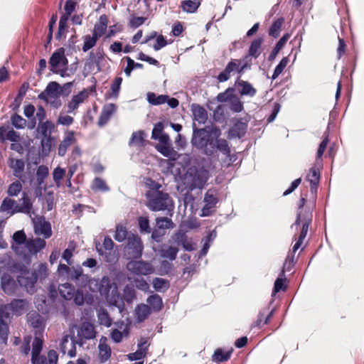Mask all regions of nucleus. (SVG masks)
Masks as SVG:
<instances>
[{"mask_svg":"<svg viewBox=\"0 0 364 364\" xmlns=\"http://www.w3.org/2000/svg\"><path fill=\"white\" fill-rule=\"evenodd\" d=\"M312 213L309 209L299 210L294 225L297 228H309L312 222Z\"/></svg>","mask_w":364,"mask_h":364,"instance_id":"nucleus-17","label":"nucleus"},{"mask_svg":"<svg viewBox=\"0 0 364 364\" xmlns=\"http://www.w3.org/2000/svg\"><path fill=\"white\" fill-rule=\"evenodd\" d=\"M152 284L154 289L159 292H165L170 287L168 280L159 277L154 278Z\"/></svg>","mask_w":364,"mask_h":364,"instance_id":"nucleus-49","label":"nucleus"},{"mask_svg":"<svg viewBox=\"0 0 364 364\" xmlns=\"http://www.w3.org/2000/svg\"><path fill=\"white\" fill-rule=\"evenodd\" d=\"M11 123L17 129L23 128L26 124V119L17 114H14L11 117Z\"/></svg>","mask_w":364,"mask_h":364,"instance_id":"nucleus-64","label":"nucleus"},{"mask_svg":"<svg viewBox=\"0 0 364 364\" xmlns=\"http://www.w3.org/2000/svg\"><path fill=\"white\" fill-rule=\"evenodd\" d=\"M192 112L194 120L199 124H204L208 119L207 111L200 105L193 104L192 105Z\"/></svg>","mask_w":364,"mask_h":364,"instance_id":"nucleus-31","label":"nucleus"},{"mask_svg":"<svg viewBox=\"0 0 364 364\" xmlns=\"http://www.w3.org/2000/svg\"><path fill=\"white\" fill-rule=\"evenodd\" d=\"M235 89L228 87L225 92H220L217 96V100L220 102H226L233 97Z\"/></svg>","mask_w":364,"mask_h":364,"instance_id":"nucleus-60","label":"nucleus"},{"mask_svg":"<svg viewBox=\"0 0 364 364\" xmlns=\"http://www.w3.org/2000/svg\"><path fill=\"white\" fill-rule=\"evenodd\" d=\"M14 243L11 245L12 249L17 252V245H25L26 243V235L23 229L16 231L13 235Z\"/></svg>","mask_w":364,"mask_h":364,"instance_id":"nucleus-44","label":"nucleus"},{"mask_svg":"<svg viewBox=\"0 0 364 364\" xmlns=\"http://www.w3.org/2000/svg\"><path fill=\"white\" fill-rule=\"evenodd\" d=\"M7 268L12 273H19V275L29 274V269L26 264L14 261L11 257L7 263Z\"/></svg>","mask_w":364,"mask_h":364,"instance_id":"nucleus-28","label":"nucleus"},{"mask_svg":"<svg viewBox=\"0 0 364 364\" xmlns=\"http://www.w3.org/2000/svg\"><path fill=\"white\" fill-rule=\"evenodd\" d=\"M217 233L215 229H213L205 237L202 239L203 247L199 252V258L204 257L210 246V242L216 237Z\"/></svg>","mask_w":364,"mask_h":364,"instance_id":"nucleus-35","label":"nucleus"},{"mask_svg":"<svg viewBox=\"0 0 364 364\" xmlns=\"http://www.w3.org/2000/svg\"><path fill=\"white\" fill-rule=\"evenodd\" d=\"M156 227L155 228H174L175 225L171 220V218L167 217H160L157 218L156 220Z\"/></svg>","mask_w":364,"mask_h":364,"instance_id":"nucleus-62","label":"nucleus"},{"mask_svg":"<svg viewBox=\"0 0 364 364\" xmlns=\"http://www.w3.org/2000/svg\"><path fill=\"white\" fill-rule=\"evenodd\" d=\"M200 3L198 0H184L181 3V7L183 11L194 13L200 6Z\"/></svg>","mask_w":364,"mask_h":364,"instance_id":"nucleus-46","label":"nucleus"},{"mask_svg":"<svg viewBox=\"0 0 364 364\" xmlns=\"http://www.w3.org/2000/svg\"><path fill=\"white\" fill-rule=\"evenodd\" d=\"M117 107L114 104L111 103L103 107V109L98 119V125L102 127L106 124L112 115L116 112Z\"/></svg>","mask_w":364,"mask_h":364,"instance_id":"nucleus-22","label":"nucleus"},{"mask_svg":"<svg viewBox=\"0 0 364 364\" xmlns=\"http://www.w3.org/2000/svg\"><path fill=\"white\" fill-rule=\"evenodd\" d=\"M22 191V185L18 181L11 183L8 188L7 193L9 196H17Z\"/></svg>","mask_w":364,"mask_h":364,"instance_id":"nucleus-58","label":"nucleus"},{"mask_svg":"<svg viewBox=\"0 0 364 364\" xmlns=\"http://www.w3.org/2000/svg\"><path fill=\"white\" fill-rule=\"evenodd\" d=\"M188 176L191 178L190 188L191 190L194 188H203L206 184L210 173L208 170L204 167H192L188 171Z\"/></svg>","mask_w":364,"mask_h":364,"instance_id":"nucleus-5","label":"nucleus"},{"mask_svg":"<svg viewBox=\"0 0 364 364\" xmlns=\"http://www.w3.org/2000/svg\"><path fill=\"white\" fill-rule=\"evenodd\" d=\"M173 240L178 245H182L183 249L187 251H193L196 250V244L189 238L183 229H179L173 236Z\"/></svg>","mask_w":364,"mask_h":364,"instance_id":"nucleus-15","label":"nucleus"},{"mask_svg":"<svg viewBox=\"0 0 364 364\" xmlns=\"http://www.w3.org/2000/svg\"><path fill=\"white\" fill-rule=\"evenodd\" d=\"M274 314V310L269 311L267 314L265 312L260 311L257 316V320L254 322L253 326L257 328H262L264 325L269 323Z\"/></svg>","mask_w":364,"mask_h":364,"instance_id":"nucleus-42","label":"nucleus"},{"mask_svg":"<svg viewBox=\"0 0 364 364\" xmlns=\"http://www.w3.org/2000/svg\"><path fill=\"white\" fill-rule=\"evenodd\" d=\"M263 41L264 39L262 37H258L252 41L248 50V55L245 58H247L249 56L257 58L262 53L261 47Z\"/></svg>","mask_w":364,"mask_h":364,"instance_id":"nucleus-30","label":"nucleus"},{"mask_svg":"<svg viewBox=\"0 0 364 364\" xmlns=\"http://www.w3.org/2000/svg\"><path fill=\"white\" fill-rule=\"evenodd\" d=\"M81 333L84 338L90 340L95 337L96 332L92 324L84 323L81 327Z\"/></svg>","mask_w":364,"mask_h":364,"instance_id":"nucleus-51","label":"nucleus"},{"mask_svg":"<svg viewBox=\"0 0 364 364\" xmlns=\"http://www.w3.org/2000/svg\"><path fill=\"white\" fill-rule=\"evenodd\" d=\"M1 287L4 293L8 295L14 294L16 290V282L7 273H4L1 277Z\"/></svg>","mask_w":364,"mask_h":364,"instance_id":"nucleus-19","label":"nucleus"},{"mask_svg":"<svg viewBox=\"0 0 364 364\" xmlns=\"http://www.w3.org/2000/svg\"><path fill=\"white\" fill-rule=\"evenodd\" d=\"M69 336L68 335L63 337L60 343V349L64 354L67 352L68 355L70 358H73L76 355V347L74 340L71 339L69 343Z\"/></svg>","mask_w":364,"mask_h":364,"instance_id":"nucleus-24","label":"nucleus"},{"mask_svg":"<svg viewBox=\"0 0 364 364\" xmlns=\"http://www.w3.org/2000/svg\"><path fill=\"white\" fill-rule=\"evenodd\" d=\"M306 180L309 181L311 184V191H316L317 186L320 180V172L319 170L315 167L310 168L309 173L306 176Z\"/></svg>","mask_w":364,"mask_h":364,"instance_id":"nucleus-33","label":"nucleus"},{"mask_svg":"<svg viewBox=\"0 0 364 364\" xmlns=\"http://www.w3.org/2000/svg\"><path fill=\"white\" fill-rule=\"evenodd\" d=\"M48 176V168L45 165H41L36 171V181L38 186H41L45 179Z\"/></svg>","mask_w":364,"mask_h":364,"instance_id":"nucleus-56","label":"nucleus"},{"mask_svg":"<svg viewBox=\"0 0 364 364\" xmlns=\"http://www.w3.org/2000/svg\"><path fill=\"white\" fill-rule=\"evenodd\" d=\"M232 350L224 351L222 348H217L212 355V360L216 363L228 361L232 355Z\"/></svg>","mask_w":364,"mask_h":364,"instance_id":"nucleus-40","label":"nucleus"},{"mask_svg":"<svg viewBox=\"0 0 364 364\" xmlns=\"http://www.w3.org/2000/svg\"><path fill=\"white\" fill-rule=\"evenodd\" d=\"M99 354L98 358L100 363L107 362L111 357L112 349L109 346H98Z\"/></svg>","mask_w":364,"mask_h":364,"instance_id":"nucleus-54","label":"nucleus"},{"mask_svg":"<svg viewBox=\"0 0 364 364\" xmlns=\"http://www.w3.org/2000/svg\"><path fill=\"white\" fill-rule=\"evenodd\" d=\"M68 21V19H67L66 17L60 16L59 25H58V30L56 33V38L59 41L61 39L62 36L65 33Z\"/></svg>","mask_w":364,"mask_h":364,"instance_id":"nucleus-63","label":"nucleus"},{"mask_svg":"<svg viewBox=\"0 0 364 364\" xmlns=\"http://www.w3.org/2000/svg\"><path fill=\"white\" fill-rule=\"evenodd\" d=\"M21 203H16V213H21L28 215L31 217V213L33 212V201L31 198L26 193H23L22 198L19 200Z\"/></svg>","mask_w":364,"mask_h":364,"instance_id":"nucleus-18","label":"nucleus"},{"mask_svg":"<svg viewBox=\"0 0 364 364\" xmlns=\"http://www.w3.org/2000/svg\"><path fill=\"white\" fill-rule=\"evenodd\" d=\"M58 290L60 296L65 300L73 299L75 304L77 306H82L84 304L83 292L81 290H75L73 285L68 283L60 284Z\"/></svg>","mask_w":364,"mask_h":364,"instance_id":"nucleus-6","label":"nucleus"},{"mask_svg":"<svg viewBox=\"0 0 364 364\" xmlns=\"http://www.w3.org/2000/svg\"><path fill=\"white\" fill-rule=\"evenodd\" d=\"M43 345V341L38 336H36L32 344L31 363L33 364H44L46 361V357L40 355Z\"/></svg>","mask_w":364,"mask_h":364,"instance_id":"nucleus-12","label":"nucleus"},{"mask_svg":"<svg viewBox=\"0 0 364 364\" xmlns=\"http://www.w3.org/2000/svg\"><path fill=\"white\" fill-rule=\"evenodd\" d=\"M97 318L100 325L106 327H110L112 324V319L109 316L108 312L105 309H102L98 312Z\"/></svg>","mask_w":364,"mask_h":364,"instance_id":"nucleus-57","label":"nucleus"},{"mask_svg":"<svg viewBox=\"0 0 364 364\" xmlns=\"http://www.w3.org/2000/svg\"><path fill=\"white\" fill-rule=\"evenodd\" d=\"M284 22V17H279L274 21L269 29V35L274 38L279 37Z\"/></svg>","mask_w":364,"mask_h":364,"instance_id":"nucleus-45","label":"nucleus"},{"mask_svg":"<svg viewBox=\"0 0 364 364\" xmlns=\"http://www.w3.org/2000/svg\"><path fill=\"white\" fill-rule=\"evenodd\" d=\"M19 134L11 129L6 132V129L4 127H0V139L4 142L6 139L11 141L16 142L19 140Z\"/></svg>","mask_w":364,"mask_h":364,"instance_id":"nucleus-38","label":"nucleus"},{"mask_svg":"<svg viewBox=\"0 0 364 364\" xmlns=\"http://www.w3.org/2000/svg\"><path fill=\"white\" fill-rule=\"evenodd\" d=\"M290 38L289 33H285L277 43L274 48H273L272 51L269 54L268 57L269 61H272L275 59L279 51L282 49V48L286 44L287 41Z\"/></svg>","mask_w":364,"mask_h":364,"instance_id":"nucleus-36","label":"nucleus"},{"mask_svg":"<svg viewBox=\"0 0 364 364\" xmlns=\"http://www.w3.org/2000/svg\"><path fill=\"white\" fill-rule=\"evenodd\" d=\"M87 97L85 91L80 92L77 95H73L68 104V113H73L76 110Z\"/></svg>","mask_w":364,"mask_h":364,"instance_id":"nucleus-27","label":"nucleus"},{"mask_svg":"<svg viewBox=\"0 0 364 364\" xmlns=\"http://www.w3.org/2000/svg\"><path fill=\"white\" fill-rule=\"evenodd\" d=\"M149 306L154 311H159L163 308V301L161 297L157 294H154L149 296L146 300Z\"/></svg>","mask_w":364,"mask_h":364,"instance_id":"nucleus-39","label":"nucleus"},{"mask_svg":"<svg viewBox=\"0 0 364 364\" xmlns=\"http://www.w3.org/2000/svg\"><path fill=\"white\" fill-rule=\"evenodd\" d=\"M252 62L250 60V63L246 62L243 65H241V60L238 59L231 60L226 65L225 68L217 76V80L220 82H223L228 80L230 78L231 73L237 72L239 74L247 68H250Z\"/></svg>","mask_w":364,"mask_h":364,"instance_id":"nucleus-4","label":"nucleus"},{"mask_svg":"<svg viewBox=\"0 0 364 364\" xmlns=\"http://www.w3.org/2000/svg\"><path fill=\"white\" fill-rule=\"evenodd\" d=\"M28 304V301L26 299H13L9 304L4 305L0 308V311H4V315L9 316L10 317V311L16 314L21 315L25 311V309Z\"/></svg>","mask_w":364,"mask_h":364,"instance_id":"nucleus-8","label":"nucleus"},{"mask_svg":"<svg viewBox=\"0 0 364 364\" xmlns=\"http://www.w3.org/2000/svg\"><path fill=\"white\" fill-rule=\"evenodd\" d=\"M91 189L95 192H107L109 191V187L105 181L100 177H96L92 182Z\"/></svg>","mask_w":364,"mask_h":364,"instance_id":"nucleus-43","label":"nucleus"},{"mask_svg":"<svg viewBox=\"0 0 364 364\" xmlns=\"http://www.w3.org/2000/svg\"><path fill=\"white\" fill-rule=\"evenodd\" d=\"M33 275L36 277V279L43 280L45 279L49 274V270L46 263H41L38 265V267L35 269L32 272Z\"/></svg>","mask_w":364,"mask_h":364,"instance_id":"nucleus-50","label":"nucleus"},{"mask_svg":"<svg viewBox=\"0 0 364 364\" xmlns=\"http://www.w3.org/2000/svg\"><path fill=\"white\" fill-rule=\"evenodd\" d=\"M146 134L144 130H139L137 132H134L132 134V137L129 141V145L130 146H134L137 147H144L147 144V140L146 139Z\"/></svg>","mask_w":364,"mask_h":364,"instance_id":"nucleus-23","label":"nucleus"},{"mask_svg":"<svg viewBox=\"0 0 364 364\" xmlns=\"http://www.w3.org/2000/svg\"><path fill=\"white\" fill-rule=\"evenodd\" d=\"M4 318H9V316L4 315V311H0V343H6L9 336V326Z\"/></svg>","mask_w":364,"mask_h":364,"instance_id":"nucleus-34","label":"nucleus"},{"mask_svg":"<svg viewBox=\"0 0 364 364\" xmlns=\"http://www.w3.org/2000/svg\"><path fill=\"white\" fill-rule=\"evenodd\" d=\"M55 129L54 124L50 121L46 120L45 122H42L38 123L37 131L41 134L43 136H47L52 134L53 132Z\"/></svg>","mask_w":364,"mask_h":364,"instance_id":"nucleus-37","label":"nucleus"},{"mask_svg":"<svg viewBox=\"0 0 364 364\" xmlns=\"http://www.w3.org/2000/svg\"><path fill=\"white\" fill-rule=\"evenodd\" d=\"M9 166L13 169L14 175L18 177L24 171L25 163L22 159H11Z\"/></svg>","mask_w":364,"mask_h":364,"instance_id":"nucleus-53","label":"nucleus"},{"mask_svg":"<svg viewBox=\"0 0 364 364\" xmlns=\"http://www.w3.org/2000/svg\"><path fill=\"white\" fill-rule=\"evenodd\" d=\"M127 269L136 275H149L154 272L151 263L143 260L132 259L127 264Z\"/></svg>","mask_w":364,"mask_h":364,"instance_id":"nucleus-7","label":"nucleus"},{"mask_svg":"<svg viewBox=\"0 0 364 364\" xmlns=\"http://www.w3.org/2000/svg\"><path fill=\"white\" fill-rule=\"evenodd\" d=\"M144 245L141 238L131 233L128 237L127 245L125 247V256L127 259H137L141 257Z\"/></svg>","mask_w":364,"mask_h":364,"instance_id":"nucleus-3","label":"nucleus"},{"mask_svg":"<svg viewBox=\"0 0 364 364\" xmlns=\"http://www.w3.org/2000/svg\"><path fill=\"white\" fill-rule=\"evenodd\" d=\"M54 140V137L51 135L43 136L41 139L42 151L43 153L48 154L50 151Z\"/></svg>","mask_w":364,"mask_h":364,"instance_id":"nucleus-59","label":"nucleus"},{"mask_svg":"<svg viewBox=\"0 0 364 364\" xmlns=\"http://www.w3.org/2000/svg\"><path fill=\"white\" fill-rule=\"evenodd\" d=\"M108 17L106 14L100 16L98 22L95 23L92 31V35H96L97 38H100L106 32L108 26Z\"/></svg>","mask_w":364,"mask_h":364,"instance_id":"nucleus-21","label":"nucleus"},{"mask_svg":"<svg viewBox=\"0 0 364 364\" xmlns=\"http://www.w3.org/2000/svg\"><path fill=\"white\" fill-rule=\"evenodd\" d=\"M289 62V59L287 57L283 58L279 63L276 66L273 75L272 76V80H275L278 77V76L283 72L284 68L287 67Z\"/></svg>","mask_w":364,"mask_h":364,"instance_id":"nucleus-61","label":"nucleus"},{"mask_svg":"<svg viewBox=\"0 0 364 364\" xmlns=\"http://www.w3.org/2000/svg\"><path fill=\"white\" fill-rule=\"evenodd\" d=\"M218 202V198L217 196L216 191L212 189L208 190V191L205 193L204 196L205 205L202 209V215H209L212 213L213 209L215 208Z\"/></svg>","mask_w":364,"mask_h":364,"instance_id":"nucleus-13","label":"nucleus"},{"mask_svg":"<svg viewBox=\"0 0 364 364\" xmlns=\"http://www.w3.org/2000/svg\"><path fill=\"white\" fill-rule=\"evenodd\" d=\"M137 320L139 322L144 321L151 314V308L149 305L141 304L135 309Z\"/></svg>","mask_w":364,"mask_h":364,"instance_id":"nucleus-41","label":"nucleus"},{"mask_svg":"<svg viewBox=\"0 0 364 364\" xmlns=\"http://www.w3.org/2000/svg\"><path fill=\"white\" fill-rule=\"evenodd\" d=\"M30 218L33 224V228H51L50 222L46 221L44 216L36 215L34 211L31 213V217Z\"/></svg>","mask_w":364,"mask_h":364,"instance_id":"nucleus-48","label":"nucleus"},{"mask_svg":"<svg viewBox=\"0 0 364 364\" xmlns=\"http://www.w3.org/2000/svg\"><path fill=\"white\" fill-rule=\"evenodd\" d=\"M240 76L238 77L235 82V86L240 88L239 90L240 94L241 95H247L250 97L255 96L257 92L256 89L254 88L250 82L240 80Z\"/></svg>","mask_w":364,"mask_h":364,"instance_id":"nucleus-25","label":"nucleus"},{"mask_svg":"<svg viewBox=\"0 0 364 364\" xmlns=\"http://www.w3.org/2000/svg\"><path fill=\"white\" fill-rule=\"evenodd\" d=\"M147 99L150 104L159 105L166 102L167 99H168V96L166 95H156L154 92H149L147 94Z\"/></svg>","mask_w":364,"mask_h":364,"instance_id":"nucleus-55","label":"nucleus"},{"mask_svg":"<svg viewBox=\"0 0 364 364\" xmlns=\"http://www.w3.org/2000/svg\"><path fill=\"white\" fill-rule=\"evenodd\" d=\"M191 143L203 154L209 156L214 154L213 137L205 129L194 128Z\"/></svg>","mask_w":364,"mask_h":364,"instance_id":"nucleus-2","label":"nucleus"},{"mask_svg":"<svg viewBox=\"0 0 364 364\" xmlns=\"http://www.w3.org/2000/svg\"><path fill=\"white\" fill-rule=\"evenodd\" d=\"M82 40L83 46L82 50L83 52H87L95 46L99 38H97L96 35H85L82 37Z\"/></svg>","mask_w":364,"mask_h":364,"instance_id":"nucleus-52","label":"nucleus"},{"mask_svg":"<svg viewBox=\"0 0 364 364\" xmlns=\"http://www.w3.org/2000/svg\"><path fill=\"white\" fill-rule=\"evenodd\" d=\"M122 82V77H116L111 84L109 91L106 92V94H105L106 98L117 99L119 95Z\"/></svg>","mask_w":364,"mask_h":364,"instance_id":"nucleus-32","label":"nucleus"},{"mask_svg":"<svg viewBox=\"0 0 364 364\" xmlns=\"http://www.w3.org/2000/svg\"><path fill=\"white\" fill-rule=\"evenodd\" d=\"M247 129V122L243 121V119H237L230 129V134L234 137L242 138L246 134Z\"/></svg>","mask_w":364,"mask_h":364,"instance_id":"nucleus-20","label":"nucleus"},{"mask_svg":"<svg viewBox=\"0 0 364 364\" xmlns=\"http://www.w3.org/2000/svg\"><path fill=\"white\" fill-rule=\"evenodd\" d=\"M214 153L216 150L220 151L223 155L228 157L230 156L231 150L228 141L225 139L218 138L213 139Z\"/></svg>","mask_w":364,"mask_h":364,"instance_id":"nucleus-29","label":"nucleus"},{"mask_svg":"<svg viewBox=\"0 0 364 364\" xmlns=\"http://www.w3.org/2000/svg\"><path fill=\"white\" fill-rule=\"evenodd\" d=\"M63 60H66L65 50L63 48H60L51 55L49 59L48 63L50 71L56 74L60 73L58 68L60 66Z\"/></svg>","mask_w":364,"mask_h":364,"instance_id":"nucleus-16","label":"nucleus"},{"mask_svg":"<svg viewBox=\"0 0 364 364\" xmlns=\"http://www.w3.org/2000/svg\"><path fill=\"white\" fill-rule=\"evenodd\" d=\"M63 89L58 82L51 81L47 85L46 89L38 95V98L43 101H47L48 98L60 97L63 94Z\"/></svg>","mask_w":364,"mask_h":364,"instance_id":"nucleus-9","label":"nucleus"},{"mask_svg":"<svg viewBox=\"0 0 364 364\" xmlns=\"http://www.w3.org/2000/svg\"><path fill=\"white\" fill-rule=\"evenodd\" d=\"M149 189L146 192V206L151 211H167L170 215L174 209V201L171 196L161 190L162 186L149 179Z\"/></svg>","mask_w":364,"mask_h":364,"instance_id":"nucleus-1","label":"nucleus"},{"mask_svg":"<svg viewBox=\"0 0 364 364\" xmlns=\"http://www.w3.org/2000/svg\"><path fill=\"white\" fill-rule=\"evenodd\" d=\"M46 244L43 239L37 237L28 240L26 243V247L30 254L35 255L43 250L46 247Z\"/></svg>","mask_w":364,"mask_h":364,"instance_id":"nucleus-26","label":"nucleus"},{"mask_svg":"<svg viewBox=\"0 0 364 364\" xmlns=\"http://www.w3.org/2000/svg\"><path fill=\"white\" fill-rule=\"evenodd\" d=\"M16 213V200L10 197H6L0 205V218H4V225L6 220Z\"/></svg>","mask_w":364,"mask_h":364,"instance_id":"nucleus-10","label":"nucleus"},{"mask_svg":"<svg viewBox=\"0 0 364 364\" xmlns=\"http://www.w3.org/2000/svg\"><path fill=\"white\" fill-rule=\"evenodd\" d=\"M16 281L18 284L25 289L27 293L33 294L36 291V277L29 272V274L18 275Z\"/></svg>","mask_w":364,"mask_h":364,"instance_id":"nucleus-11","label":"nucleus"},{"mask_svg":"<svg viewBox=\"0 0 364 364\" xmlns=\"http://www.w3.org/2000/svg\"><path fill=\"white\" fill-rule=\"evenodd\" d=\"M77 141L75 132L72 130L65 132L63 139L60 141L58 148V154L64 156L68 148Z\"/></svg>","mask_w":364,"mask_h":364,"instance_id":"nucleus-14","label":"nucleus"},{"mask_svg":"<svg viewBox=\"0 0 364 364\" xmlns=\"http://www.w3.org/2000/svg\"><path fill=\"white\" fill-rule=\"evenodd\" d=\"M178 248L172 246H164L160 250L161 256L169 259L171 261L176 259Z\"/></svg>","mask_w":364,"mask_h":364,"instance_id":"nucleus-47","label":"nucleus"}]
</instances>
